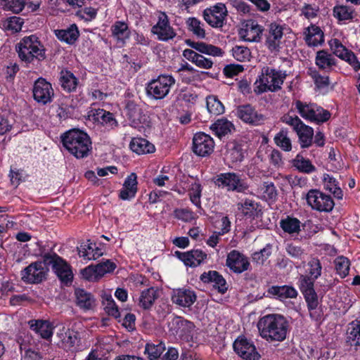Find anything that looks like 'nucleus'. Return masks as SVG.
Segmentation results:
<instances>
[{
	"label": "nucleus",
	"mask_w": 360,
	"mask_h": 360,
	"mask_svg": "<svg viewBox=\"0 0 360 360\" xmlns=\"http://www.w3.org/2000/svg\"><path fill=\"white\" fill-rule=\"evenodd\" d=\"M257 326L261 338L269 343L284 341L290 332L289 321L281 314H269L260 317Z\"/></svg>",
	"instance_id": "obj_1"
},
{
	"label": "nucleus",
	"mask_w": 360,
	"mask_h": 360,
	"mask_svg": "<svg viewBox=\"0 0 360 360\" xmlns=\"http://www.w3.org/2000/svg\"><path fill=\"white\" fill-rule=\"evenodd\" d=\"M60 141L64 148L77 159L87 158L91 153V139L84 130L70 129L60 135Z\"/></svg>",
	"instance_id": "obj_2"
},
{
	"label": "nucleus",
	"mask_w": 360,
	"mask_h": 360,
	"mask_svg": "<svg viewBox=\"0 0 360 360\" xmlns=\"http://www.w3.org/2000/svg\"><path fill=\"white\" fill-rule=\"evenodd\" d=\"M15 50L20 60L26 65L46 58V49L36 34L23 37L16 44Z\"/></svg>",
	"instance_id": "obj_3"
},
{
	"label": "nucleus",
	"mask_w": 360,
	"mask_h": 360,
	"mask_svg": "<svg viewBox=\"0 0 360 360\" xmlns=\"http://www.w3.org/2000/svg\"><path fill=\"white\" fill-rule=\"evenodd\" d=\"M214 184L219 188L225 189L228 192L247 193L249 190L246 179L233 172L217 174L214 179Z\"/></svg>",
	"instance_id": "obj_4"
},
{
	"label": "nucleus",
	"mask_w": 360,
	"mask_h": 360,
	"mask_svg": "<svg viewBox=\"0 0 360 360\" xmlns=\"http://www.w3.org/2000/svg\"><path fill=\"white\" fill-rule=\"evenodd\" d=\"M281 120L283 123L292 127L298 136V141L302 148H308L313 143L314 129L305 124L297 115L285 114Z\"/></svg>",
	"instance_id": "obj_5"
},
{
	"label": "nucleus",
	"mask_w": 360,
	"mask_h": 360,
	"mask_svg": "<svg viewBox=\"0 0 360 360\" xmlns=\"http://www.w3.org/2000/svg\"><path fill=\"white\" fill-rule=\"evenodd\" d=\"M287 77L285 71L277 70L274 68L266 67L262 70V78H260L261 84L257 86L255 92L260 94L265 91L276 92L281 89Z\"/></svg>",
	"instance_id": "obj_6"
},
{
	"label": "nucleus",
	"mask_w": 360,
	"mask_h": 360,
	"mask_svg": "<svg viewBox=\"0 0 360 360\" xmlns=\"http://www.w3.org/2000/svg\"><path fill=\"white\" fill-rule=\"evenodd\" d=\"M176 80L171 75H160L156 79H153L146 85L147 96L155 100L165 98L169 93L170 89L175 84Z\"/></svg>",
	"instance_id": "obj_7"
},
{
	"label": "nucleus",
	"mask_w": 360,
	"mask_h": 360,
	"mask_svg": "<svg viewBox=\"0 0 360 360\" xmlns=\"http://www.w3.org/2000/svg\"><path fill=\"white\" fill-rule=\"evenodd\" d=\"M307 205L319 212H330L335 206L333 199L318 189H310L306 194Z\"/></svg>",
	"instance_id": "obj_8"
},
{
	"label": "nucleus",
	"mask_w": 360,
	"mask_h": 360,
	"mask_svg": "<svg viewBox=\"0 0 360 360\" xmlns=\"http://www.w3.org/2000/svg\"><path fill=\"white\" fill-rule=\"evenodd\" d=\"M228 10L226 4L221 2L215 4L203 11V18L214 28H221L226 23Z\"/></svg>",
	"instance_id": "obj_9"
},
{
	"label": "nucleus",
	"mask_w": 360,
	"mask_h": 360,
	"mask_svg": "<svg viewBox=\"0 0 360 360\" xmlns=\"http://www.w3.org/2000/svg\"><path fill=\"white\" fill-rule=\"evenodd\" d=\"M49 269L40 260L32 262L20 271L21 280L27 284H39L46 279Z\"/></svg>",
	"instance_id": "obj_10"
},
{
	"label": "nucleus",
	"mask_w": 360,
	"mask_h": 360,
	"mask_svg": "<svg viewBox=\"0 0 360 360\" xmlns=\"http://www.w3.org/2000/svg\"><path fill=\"white\" fill-rule=\"evenodd\" d=\"M150 32L162 41H169L176 36L175 30L171 26L168 15L165 12H158V21L152 26Z\"/></svg>",
	"instance_id": "obj_11"
},
{
	"label": "nucleus",
	"mask_w": 360,
	"mask_h": 360,
	"mask_svg": "<svg viewBox=\"0 0 360 360\" xmlns=\"http://www.w3.org/2000/svg\"><path fill=\"white\" fill-rule=\"evenodd\" d=\"M235 115L242 122L251 126H259L264 123L266 117L250 103L239 105L235 110Z\"/></svg>",
	"instance_id": "obj_12"
},
{
	"label": "nucleus",
	"mask_w": 360,
	"mask_h": 360,
	"mask_svg": "<svg viewBox=\"0 0 360 360\" xmlns=\"http://www.w3.org/2000/svg\"><path fill=\"white\" fill-rule=\"evenodd\" d=\"M169 330L180 340L189 342L193 340L194 324L180 316L174 317L169 323Z\"/></svg>",
	"instance_id": "obj_13"
},
{
	"label": "nucleus",
	"mask_w": 360,
	"mask_h": 360,
	"mask_svg": "<svg viewBox=\"0 0 360 360\" xmlns=\"http://www.w3.org/2000/svg\"><path fill=\"white\" fill-rule=\"evenodd\" d=\"M32 94L33 98L36 102L42 105H46L53 101L54 90L50 82L44 78L39 77L33 84Z\"/></svg>",
	"instance_id": "obj_14"
},
{
	"label": "nucleus",
	"mask_w": 360,
	"mask_h": 360,
	"mask_svg": "<svg viewBox=\"0 0 360 360\" xmlns=\"http://www.w3.org/2000/svg\"><path fill=\"white\" fill-rule=\"evenodd\" d=\"M235 352L245 360H260L261 355L257 351L253 342L243 335L239 336L233 342Z\"/></svg>",
	"instance_id": "obj_15"
},
{
	"label": "nucleus",
	"mask_w": 360,
	"mask_h": 360,
	"mask_svg": "<svg viewBox=\"0 0 360 360\" xmlns=\"http://www.w3.org/2000/svg\"><path fill=\"white\" fill-rule=\"evenodd\" d=\"M214 148V139L204 132L195 134L193 138V152L199 157H207L212 153Z\"/></svg>",
	"instance_id": "obj_16"
},
{
	"label": "nucleus",
	"mask_w": 360,
	"mask_h": 360,
	"mask_svg": "<svg viewBox=\"0 0 360 360\" xmlns=\"http://www.w3.org/2000/svg\"><path fill=\"white\" fill-rule=\"evenodd\" d=\"M248 151V146L242 141H229L226 145L225 160L231 164L241 162Z\"/></svg>",
	"instance_id": "obj_17"
},
{
	"label": "nucleus",
	"mask_w": 360,
	"mask_h": 360,
	"mask_svg": "<svg viewBox=\"0 0 360 360\" xmlns=\"http://www.w3.org/2000/svg\"><path fill=\"white\" fill-rule=\"evenodd\" d=\"M316 279H312L307 276L300 275L297 281L298 288L303 295L306 303L309 304L311 307H314L316 303L318 298L317 293L314 288Z\"/></svg>",
	"instance_id": "obj_18"
},
{
	"label": "nucleus",
	"mask_w": 360,
	"mask_h": 360,
	"mask_svg": "<svg viewBox=\"0 0 360 360\" xmlns=\"http://www.w3.org/2000/svg\"><path fill=\"white\" fill-rule=\"evenodd\" d=\"M226 265L233 273L241 274L247 271L250 264L246 256L238 250H233L227 255Z\"/></svg>",
	"instance_id": "obj_19"
},
{
	"label": "nucleus",
	"mask_w": 360,
	"mask_h": 360,
	"mask_svg": "<svg viewBox=\"0 0 360 360\" xmlns=\"http://www.w3.org/2000/svg\"><path fill=\"white\" fill-rule=\"evenodd\" d=\"M283 26L276 22L269 25L265 34V44L269 50L274 51L279 49L283 36Z\"/></svg>",
	"instance_id": "obj_20"
},
{
	"label": "nucleus",
	"mask_w": 360,
	"mask_h": 360,
	"mask_svg": "<svg viewBox=\"0 0 360 360\" xmlns=\"http://www.w3.org/2000/svg\"><path fill=\"white\" fill-rule=\"evenodd\" d=\"M174 255L186 266L196 267L207 259V254L201 250L193 249L187 252L175 251Z\"/></svg>",
	"instance_id": "obj_21"
},
{
	"label": "nucleus",
	"mask_w": 360,
	"mask_h": 360,
	"mask_svg": "<svg viewBox=\"0 0 360 360\" xmlns=\"http://www.w3.org/2000/svg\"><path fill=\"white\" fill-rule=\"evenodd\" d=\"M303 36L305 44L309 47L322 46L325 41V36L320 27L311 24L304 28Z\"/></svg>",
	"instance_id": "obj_22"
},
{
	"label": "nucleus",
	"mask_w": 360,
	"mask_h": 360,
	"mask_svg": "<svg viewBox=\"0 0 360 360\" xmlns=\"http://www.w3.org/2000/svg\"><path fill=\"white\" fill-rule=\"evenodd\" d=\"M238 210L241 212L246 219L253 220L262 216V209L259 202L250 198H245L237 203Z\"/></svg>",
	"instance_id": "obj_23"
},
{
	"label": "nucleus",
	"mask_w": 360,
	"mask_h": 360,
	"mask_svg": "<svg viewBox=\"0 0 360 360\" xmlns=\"http://www.w3.org/2000/svg\"><path fill=\"white\" fill-rule=\"evenodd\" d=\"M89 117L94 122L105 127L113 129L118 126V122L114 114L104 109H92L89 112Z\"/></svg>",
	"instance_id": "obj_24"
},
{
	"label": "nucleus",
	"mask_w": 360,
	"mask_h": 360,
	"mask_svg": "<svg viewBox=\"0 0 360 360\" xmlns=\"http://www.w3.org/2000/svg\"><path fill=\"white\" fill-rule=\"evenodd\" d=\"M197 296L193 290L188 288L173 290L172 301L174 304L182 307H190L196 301Z\"/></svg>",
	"instance_id": "obj_25"
},
{
	"label": "nucleus",
	"mask_w": 360,
	"mask_h": 360,
	"mask_svg": "<svg viewBox=\"0 0 360 360\" xmlns=\"http://www.w3.org/2000/svg\"><path fill=\"white\" fill-rule=\"evenodd\" d=\"M200 278L204 283H213V288L221 294H224L228 290L226 281L223 276L217 271L204 272L201 274Z\"/></svg>",
	"instance_id": "obj_26"
},
{
	"label": "nucleus",
	"mask_w": 360,
	"mask_h": 360,
	"mask_svg": "<svg viewBox=\"0 0 360 360\" xmlns=\"http://www.w3.org/2000/svg\"><path fill=\"white\" fill-rule=\"evenodd\" d=\"M266 293V297H274L280 301L296 298L298 295L297 290L293 286L288 285H271L269 287Z\"/></svg>",
	"instance_id": "obj_27"
},
{
	"label": "nucleus",
	"mask_w": 360,
	"mask_h": 360,
	"mask_svg": "<svg viewBox=\"0 0 360 360\" xmlns=\"http://www.w3.org/2000/svg\"><path fill=\"white\" fill-rule=\"evenodd\" d=\"M112 37L120 46H125L127 41L129 39L131 32L128 24L122 20H117L111 26Z\"/></svg>",
	"instance_id": "obj_28"
},
{
	"label": "nucleus",
	"mask_w": 360,
	"mask_h": 360,
	"mask_svg": "<svg viewBox=\"0 0 360 360\" xmlns=\"http://www.w3.org/2000/svg\"><path fill=\"white\" fill-rule=\"evenodd\" d=\"M138 191L137 175L132 172L125 179L123 188L120 191L119 198L123 200L134 198Z\"/></svg>",
	"instance_id": "obj_29"
},
{
	"label": "nucleus",
	"mask_w": 360,
	"mask_h": 360,
	"mask_svg": "<svg viewBox=\"0 0 360 360\" xmlns=\"http://www.w3.org/2000/svg\"><path fill=\"white\" fill-rule=\"evenodd\" d=\"M185 43L191 48L203 54L214 57H222L224 54L222 49L212 44H206L202 41L196 42L190 39H186Z\"/></svg>",
	"instance_id": "obj_30"
},
{
	"label": "nucleus",
	"mask_w": 360,
	"mask_h": 360,
	"mask_svg": "<svg viewBox=\"0 0 360 360\" xmlns=\"http://www.w3.org/2000/svg\"><path fill=\"white\" fill-rule=\"evenodd\" d=\"M263 31V26L255 20H250L246 23L245 28L240 32V35L245 41H259Z\"/></svg>",
	"instance_id": "obj_31"
},
{
	"label": "nucleus",
	"mask_w": 360,
	"mask_h": 360,
	"mask_svg": "<svg viewBox=\"0 0 360 360\" xmlns=\"http://www.w3.org/2000/svg\"><path fill=\"white\" fill-rule=\"evenodd\" d=\"M77 306L84 311L93 309L96 307L94 296L83 288H77L75 291Z\"/></svg>",
	"instance_id": "obj_32"
},
{
	"label": "nucleus",
	"mask_w": 360,
	"mask_h": 360,
	"mask_svg": "<svg viewBox=\"0 0 360 360\" xmlns=\"http://www.w3.org/2000/svg\"><path fill=\"white\" fill-rule=\"evenodd\" d=\"M309 114L306 117L307 121L321 124L327 122L330 118V112L323 109L314 103H309Z\"/></svg>",
	"instance_id": "obj_33"
},
{
	"label": "nucleus",
	"mask_w": 360,
	"mask_h": 360,
	"mask_svg": "<svg viewBox=\"0 0 360 360\" xmlns=\"http://www.w3.org/2000/svg\"><path fill=\"white\" fill-rule=\"evenodd\" d=\"M59 83L66 93L75 92L79 85V79L71 71L63 69L60 72Z\"/></svg>",
	"instance_id": "obj_34"
},
{
	"label": "nucleus",
	"mask_w": 360,
	"mask_h": 360,
	"mask_svg": "<svg viewBox=\"0 0 360 360\" xmlns=\"http://www.w3.org/2000/svg\"><path fill=\"white\" fill-rule=\"evenodd\" d=\"M346 335L347 342L356 349H360V315L348 323Z\"/></svg>",
	"instance_id": "obj_35"
},
{
	"label": "nucleus",
	"mask_w": 360,
	"mask_h": 360,
	"mask_svg": "<svg viewBox=\"0 0 360 360\" xmlns=\"http://www.w3.org/2000/svg\"><path fill=\"white\" fill-rule=\"evenodd\" d=\"M102 305L105 312L109 316L112 317L117 322L121 321V316L124 312V309H120L118 307L111 295L104 294L102 296Z\"/></svg>",
	"instance_id": "obj_36"
},
{
	"label": "nucleus",
	"mask_w": 360,
	"mask_h": 360,
	"mask_svg": "<svg viewBox=\"0 0 360 360\" xmlns=\"http://www.w3.org/2000/svg\"><path fill=\"white\" fill-rule=\"evenodd\" d=\"M315 64L320 70L330 72L336 65V59L328 51L323 49L316 52Z\"/></svg>",
	"instance_id": "obj_37"
},
{
	"label": "nucleus",
	"mask_w": 360,
	"mask_h": 360,
	"mask_svg": "<svg viewBox=\"0 0 360 360\" xmlns=\"http://www.w3.org/2000/svg\"><path fill=\"white\" fill-rule=\"evenodd\" d=\"M61 283L66 285L71 284L73 280V273L71 266L63 258L56 264L53 269Z\"/></svg>",
	"instance_id": "obj_38"
},
{
	"label": "nucleus",
	"mask_w": 360,
	"mask_h": 360,
	"mask_svg": "<svg viewBox=\"0 0 360 360\" xmlns=\"http://www.w3.org/2000/svg\"><path fill=\"white\" fill-rule=\"evenodd\" d=\"M129 148L138 155L153 153L155 151V146L141 137L132 138L129 143Z\"/></svg>",
	"instance_id": "obj_39"
},
{
	"label": "nucleus",
	"mask_w": 360,
	"mask_h": 360,
	"mask_svg": "<svg viewBox=\"0 0 360 360\" xmlns=\"http://www.w3.org/2000/svg\"><path fill=\"white\" fill-rule=\"evenodd\" d=\"M56 37L61 41L72 45L79 37V31L76 24H72L67 29L55 31Z\"/></svg>",
	"instance_id": "obj_40"
},
{
	"label": "nucleus",
	"mask_w": 360,
	"mask_h": 360,
	"mask_svg": "<svg viewBox=\"0 0 360 360\" xmlns=\"http://www.w3.org/2000/svg\"><path fill=\"white\" fill-rule=\"evenodd\" d=\"M30 328L39 334L46 340L51 338L53 334V327L50 321L46 320H32L30 322Z\"/></svg>",
	"instance_id": "obj_41"
},
{
	"label": "nucleus",
	"mask_w": 360,
	"mask_h": 360,
	"mask_svg": "<svg viewBox=\"0 0 360 360\" xmlns=\"http://www.w3.org/2000/svg\"><path fill=\"white\" fill-rule=\"evenodd\" d=\"M210 129L217 137L221 139L223 136L235 131V126L231 121L225 117H222L217 120L212 124Z\"/></svg>",
	"instance_id": "obj_42"
},
{
	"label": "nucleus",
	"mask_w": 360,
	"mask_h": 360,
	"mask_svg": "<svg viewBox=\"0 0 360 360\" xmlns=\"http://www.w3.org/2000/svg\"><path fill=\"white\" fill-rule=\"evenodd\" d=\"M79 254L84 259H96L102 255L101 250L96 247L95 243L88 240L86 243L81 245L79 249Z\"/></svg>",
	"instance_id": "obj_43"
},
{
	"label": "nucleus",
	"mask_w": 360,
	"mask_h": 360,
	"mask_svg": "<svg viewBox=\"0 0 360 360\" xmlns=\"http://www.w3.org/2000/svg\"><path fill=\"white\" fill-rule=\"evenodd\" d=\"M129 122L131 127L136 129L140 132L145 133L146 130L150 129L151 127L150 116L143 110Z\"/></svg>",
	"instance_id": "obj_44"
},
{
	"label": "nucleus",
	"mask_w": 360,
	"mask_h": 360,
	"mask_svg": "<svg viewBox=\"0 0 360 360\" xmlns=\"http://www.w3.org/2000/svg\"><path fill=\"white\" fill-rule=\"evenodd\" d=\"M292 167H295L299 172L304 174H311L316 172V167L311 163V160L304 158L301 153L297 154L292 160Z\"/></svg>",
	"instance_id": "obj_45"
},
{
	"label": "nucleus",
	"mask_w": 360,
	"mask_h": 360,
	"mask_svg": "<svg viewBox=\"0 0 360 360\" xmlns=\"http://www.w3.org/2000/svg\"><path fill=\"white\" fill-rule=\"evenodd\" d=\"M282 230L288 234H298L301 231V221L296 217L288 215L280 221Z\"/></svg>",
	"instance_id": "obj_46"
},
{
	"label": "nucleus",
	"mask_w": 360,
	"mask_h": 360,
	"mask_svg": "<svg viewBox=\"0 0 360 360\" xmlns=\"http://www.w3.org/2000/svg\"><path fill=\"white\" fill-rule=\"evenodd\" d=\"M158 297L157 290L154 288L145 289L141 293L139 305L143 309H149L153 305Z\"/></svg>",
	"instance_id": "obj_47"
},
{
	"label": "nucleus",
	"mask_w": 360,
	"mask_h": 360,
	"mask_svg": "<svg viewBox=\"0 0 360 360\" xmlns=\"http://www.w3.org/2000/svg\"><path fill=\"white\" fill-rule=\"evenodd\" d=\"M166 349L165 344L161 341L158 344L148 342L145 346V354L149 360L161 359L163 352Z\"/></svg>",
	"instance_id": "obj_48"
},
{
	"label": "nucleus",
	"mask_w": 360,
	"mask_h": 360,
	"mask_svg": "<svg viewBox=\"0 0 360 360\" xmlns=\"http://www.w3.org/2000/svg\"><path fill=\"white\" fill-rule=\"evenodd\" d=\"M275 144L285 152H290L292 150V142L288 136L287 128H282L274 136Z\"/></svg>",
	"instance_id": "obj_49"
},
{
	"label": "nucleus",
	"mask_w": 360,
	"mask_h": 360,
	"mask_svg": "<svg viewBox=\"0 0 360 360\" xmlns=\"http://www.w3.org/2000/svg\"><path fill=\"white\" fill-rule=\"evenodd\" d=\"M23 23L24 20L22 18L11 16L1 21V27L5 31L15 34L21 31Z\"/></svg>",
	"instance_id": "obj_50"
},
{
	"label": "nucleus",
	"mask_w": 360,
	"mask_h": 360,
	"mask_svg": "<svg viewBox=\"0 0 360 360\" xmlns=\"http://www.w3.org/2000/svg\"><path fill=\"white\" fill-rule=\"evenodd\" d=\"M324 188L333 194L334 197L338 200L342 199L343 193L339 186L338 181L329 174H325L324 178Z\"/></svg>",
	"instance_id": "obj_51"
},
{
	"label": "nucleus",
	"mask_w": 360,
	"mask_h": 360,
	"mask_svg": "<svg viewBox=\"0 0 360 360\" xmlns=\"http://www.w3.org/2000/svg\"><path fill=\"white\" fill-rule=\"evenodd\" d=\"M206 107L208 112L214 115H219L224 112L225 107L215 95L206 97Z\"/></svg>",
	"instance_id": "obj_52"
},
{
	"label": "nucleus",
	"mask_w": 360,
	"mask_h": 360,
	"mask_svg": "<svg viewBox=\"0 0 360 360\" xmlns=\"http://www.w3.org/2000/svg\"><path fill=\"white\" fill-rule=\"evenodd\" d=\"M354 13V8L344 5H336L333 9V15L338 21L352 20Z\"/></svg>",
	"instance_id": "obj_53"
},
{
	"label": "nucleus",
	"mask_w": 360,
	"mask_h": 360,
	"mask_svg": "<svg viewBox=\"0 0 360 360\" xmlns=\"http://www.w3.org/2000/svg\"><path fill=\"white\" fill-rule=\"evenodd\" d=\"M322 265L317 257H312L307 263L306 274L308 277L317 280L321 275Z\"/></svg>",
	"instance_id": "obj_54"
},
{
	"label": "nucleus",
	"mask_w": 360,
	"mask_h": 360,
	"mask_svg": "<svg viewBox=\"0 0 360 360\" xmlns=\"http://www.w3.org/2000/svg\"><path fill=\"white\" fill-rule=\"evenodd\" d=\"M336 273L342 278H345L349 272L350 261L345 256H338L334 260Z\"/></svg>",
	"instance_id": "obj_55"
},
{
	"label": "nucleus",
	"mask_w": 360,
	"mask_h": 360,
	"mask_svg": "<svg viewBox=\"0 0 360 360\" xmlns=\"http://www.w3.org/2000/svg\"><path fill=\"white\" fill-rule=\"evenodd\" d=\"M307 74L311 77L316 87L319 89L326 88L330 84L329 77L321 75L315 68H309Z\"/></svg>",
	"instance_id": "obj_56"
},
{
	"label": "nucleus",
	"mask_w": 360,
	"mask_h": 360,
	"mask_svg": "<svg viewBox=\"0 0 360 360\" xmlns=\"http://www.w3.org/2000/svg\"><path fill=\"white\" fill-rule=\"evenodd\" d=\"M188 29L199 39H204L206 36L203 25L196 18H189L187 20Z\"/></svg>",
	"instance_id": "obj_57"
},
{
	"label": "nucleus",
	"mask_w": 360,
	"mask_h": 360,
	"mask_svg": "<svg viewBox=\"0 0 360 360\" xmlns=\"http://www.w3.org/2000/svg\"><path fill=\"white\" fill-rule=\"evenodd\" d=\"M4 11L19 13L25 8V3L23 0H0Z\"/></svg>",
	"instance_id": "obj_58"
},
{
	"label": "nucleus",
	"mask_w": 360,
	"mask_h": 360,
	"mask_svg": "<svg viewBox=\"0 0 360 360\" xmlns=\"http://www.w3.org/2000/svg\"><path fill=\"white\" fill-rule=\"evenodd\" d=\"M232 55L236 60L246 62L251 58V51L246 46L236 45L232 49Z\"/></svg>",
	"instance_id": "obj_59"
},
{
	"label": "nucleus",
	"mask_w": 360,
	"mask_h": 360,
	"mask_svg": "<svg viewBox=\"0 0 360 360\" xmlns=\"http://www.w3.org/2000/svg\"><path fill=\"white\" fill-rule=\"evenodd\" d=\"M329 46L333 54L343 60L345 56L351 50L347 49L338 39H333L329 41Z\"/></svg>",
	"instance_id": "obj_60"
},
{
	"label": "nucleus",
	"mask_w": 360,
	"mask_h": 360,
	"mask_svg": "<svg viewBox=\"0 0 360 360\" xmlns=\"http://www.w3.org/2000/svg\"><path fill=\"white\" fill-rule=\"evenodd\" d=\"M124 110L126 116L129 121L133 117L138 115V114L143 110V109L138 105L134 100L125 99L124 102Z\"/></svg>",
	"instance_id": "obj_61"
},
{
	"label": "nucleus",
	"mask_w": 360,
	"mask_h": 360,
	"mask_svg": "<svg viewBox=\"0 0 360 360\" xmlns=\"http://www.w3.org/2000/svg\"><path fill=\"white\" fill-rule=\"evenodd\" d=\"M174 217L185 222H190L195 218V213L188 208H176L174 210Z\"/></svg>",
	"instance_id": "obj_62"
},
{
	"label": "nucleus",
	"mask_w": 360,
	"mask_h": 360,
	"mask_svg": "<svg viewBox=\"0 0 360 360\" xmlns=\"http://www.w3.org/2000/svg\"><path fill=\"white\" fill-rule=\"evenodd\" d=\"M301 15H304L307 20H311L316 18L319 12V6L304 3L300 8Z\"/></svg>",
	"instance_id": "obj_63"
},
{
	"label": "nucleus",
	"mask_w": 360,
	"mask_h": 360,
	"mask_svg": "<svg viewBox=\"0 0 360 360\" xmlns=\"http://www.w3.org/2000/svg\"><path fill=\"white\" fill-rule=\"evenodd\" d=\"M119 323L128 331H132L136 328V316L132 313L127 312L124 309L121 316V321Z\"/></svg>",
	"instance_id": "obj_64"
}]
</instances>
